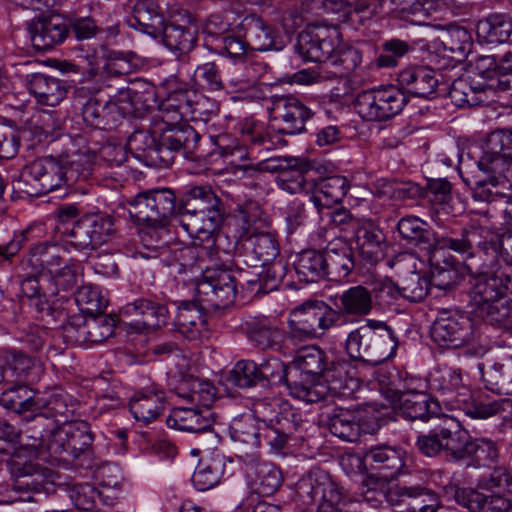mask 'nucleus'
<instances>
[{"mask_svg": "<svg viewBox=\"0 0 512 512\" xmlns=\"http://www.w3.org/2000/svg\"><path fill=\"white\" fill-rule=\"evenodd\" d=\"M428 385L440 401L450 410H461L473 419H487L503 410L506 401L490 399L483 392L472 393L460 369L438 367L428 378Z\"/></svg>", "mask_w": 512, "mask_h": 512, "instance_id": "nucleus-1", "label": "nucleus"}, {"mask_svg": "<svg viewBox=\"0 0 512 512\" xmlns=\"http://www.w3.org/2000/svg\"><path fill=\"white\" fill-rule=\"evenodd\" d=\"M199 140L200 135L193 127L163 131L157 141L148 131L136 130L129 136L127 148L148 166L168 167L176 153L182 152L186 157L192 154Z\"/></svg>", "mask_w": 512, "mask_h": 512, "instance_id": "nucleus-2", "label": "nucleus"}, {"mask_svg": "<svg viewBox=\"0 0 512 512\" xmlns=\"http://www.w3.org/2000/svg\"><path fill=\"white\" fill-rule=\"evenodd\" d=\"M397 346L394 330L386 322L364 318L347 334L344 349L351 360L376 366L391 358Z\"/></svg>", "mask_w": 512, "mask_h": 512, "instance_id": "nucleus-3", "label": "nucleus"}, {"mask_svg": "<svg viewBox=\"0 0 512 512\" xmlns=\"http://www.w3.org/2000/svg\"><path fill=\"white\" fill-rule=\"evenodd\" d=\"M511 279L502 271L474 278L470 305L474 313L492 326H507L512 317V298L508 295Z\"/></svg>", "mask_w": 512, "mask_h": 512, "instance_id": "nucleus-4", "label": "nucleus"}, {"mask_svg": "<svg viewBox=\"0 0 512 512\" xmlns=\"http://www.w3.org/2000/svg\"><path fill=\"white\" fill-rule=\"evenodd\" d=\"M179 197L170 188L146 190L126 200L134 222L152 228H165L180 217Z\"/></svg>", "mask_w": 512, "mask_h": 512, "instance_id": "nucleus-5", "label": "nucleus"}, {"mask_svg": "<svg viewBox=\"0 0 512 512\" xmlns=\"http://www.w3.org/2000/svg\"><path fill=\"white\" fill-rule=\"evenodd\" d=\"M497 239L498 234L489 227L471 223L460 230L449 228L436 235L435 248L452 250L466 259L483 254L490 257L486 265L493 266Z\"/></svg>", "mask_w": 512, "mask_h": 512, "instance_id": "nucleus-6", "label": "nucleus"}, {"mask_svg": "<svg viewBox=\"0 0 512 512\" xmlns=\"http://www.w3.org/2000/svg\"><path fill=\"white\" fill-rule=\"evenodd\" d=\"M335 326L334 307L323 301H306L290 312L287 339L293 343L318 339Z\"/></svg>", "mask_w": 512, "mask_h": 512, "instance_id": "nucleus-7", "label": "nucleus"}, {"mask_svg": "<svg viewBox=\"0 0 512 512\" xmlns=\"http://www.w3.org/2000/svg\"><path fill=\"white\" fill-rule=\"evenodd\" d=\"M267 221L253 214H243L239 225L242 257L250 267H262L274 261L279 254L275 237L264 231Z\"/></svg>", "mask_w": 512, "mask_h": 512, "instance_id": "nucleus-8", "label": "nucleus"}, {"mask_svg": "<svg viewBox=\"0 0 512 512\" xmlns=\"http://www.w3.org/2000/svg\"><path fill=\"white\" fill-rule=\"evenodd\" d=\"M277 428H271L266 424H259L252 415L242 416L233 421L230 426L231 439L237 444V456L240 459V450L248 452L257 451L262 442L266 443L275 453L280 452L289 439L287 421L278 423Z\"/></svg>", "mask_w": 512, "mask_h": 512, "instance_id": "nucleus-9", "label": "nucleus"}, {"mask_svg": "<svg viewBox=\"0 0 512 512\" xmlns=\"http://www.w3.org/2000/svg\"><path fill=\"white\" fill-rule=\"evenodd\" d=\"M296 495L305 505L318 503V512H343L344 489L325 470L314 467L296 483Z\"/></svg>", "mask_w": 512, "mask_h": 512, "instance_id": "nucleus-10", "label": "nucleus"}, {"mask_svg": "<svg viewBox=\"0 0 512 512\" xmlns=\"http://www.w3.org/2000/svg\"><path fill=\"white\" fill-rule=\"evenodd\" d=\"M408 102L405 92L395 85H382L362 91L355 100L357 113L366 121L383 122L400 114Z\"/></svg>", "mask_w": 512, "mask_h": 512, "instance_id": "nucleus-11", "label": "nucleus"}, {"mask_svg": "<svg viewBox=\"0 0 512 512\" xmlns=\"http://www.w3.org/2000/svg\"><path fill=\"white\" fill-rule=\"evenodd\" d=\"M327 56L325 63L318 67V71L301 70L294 74V81L299 84H311L335 77H345L354 72L362 62L360 50L341 42V38Z\"/></svg>", "mask_w": 512, "mask_h": 512, "instance_id": "nucleus-12", "label": "nucleus"}, {"mask_svg": "<svg viewBox=\"0 0 512 512\" xmlns=\"http://www.w3.org/2000/svg\"><path fill=\"white\" fill-rule=\"evenodd\" d=\"M462 437H465V430L461 429L460 423L452 417H445L441 424L426 433H420L416 437L415 446L426 457L444 454L457 461Z\"/></svg>", "mask_w": 512, "mask_h": 512, "instance_id": "nucleus-13", "label": "nucleus"}, {"mask_svg": "<svg viewBox=\"0 0 512 512\" xmlns=\"http://www.w3.org/2000/svg\"><path fill=\"white\" fill-rule=\"evenodd\" d=\"M114 232L111 217L96 213L86 214L62 231L66 243L76 250H94L108 241Z\"/></svg>", "mask_w": 512, "mask_h": 512, "instance_id": "nucleus-14", "label": "nucleus"}, {"mask_svg": "<svg viewBox=\"0 0 512 512\" xmlns=\"http://www.w3.org/2000/svg\"><path fill=\"white\" fill-rule=\"evenodd\" d=\"M94 441L90 425L85 421L65 423L56 430L47 444V452L64 460L90 456Z\"/></svg>", "mask_w": 512, "mask_h": 512, "instance_id": "nucleus-15", "label": "nucleus"}, {"mask_svg": "<svg viewBox=\"0 0 512 512\" xmlns=\"http://www.w3.org/2000/svg\"><path fill=\"white\" fill-rule=\"evenodd\" d=\"M249 170L259 172H277L278 187L290 194L305 191L309 194L312 180L308 179L310 165L300 159L270 158L250 166Z\"/></svg>", "mask_w": 512, "mask_h": 512, "instance_id": "nucleus-16", "label": "nucleus"}, {"mask_svg": "<svg viewBox=\"0 0 512 512\" xmlns=\"http://www.w3.org/2000/svg\"><path fill=\"white\" fill-rule=\"evenodd\" d=\"M312 115L311 109L295 96L276 97L270 110L271 127L279 134L296 135L304 132Z\"/></svg>", "mask_w": 512, "mask_h": 512, "instance_id": "nucleus-17", "label": "nucleus"}, {"mask_svg": "<svg viewBox=\"0 0 512 512\" xmlns=\"http://www.w3.org/2000/svg\"><path fill=\"white\" fill-rule=\"evenodd\" d=\"M431 335L440 346L459 348L473 341V321L458 311L444 310L434 321Z\"/></svg>", "mask_w": 512, "mask_h": 512, "instance_id": "nucleus-18", "label": "nucleus"}, {"mask_svg": "<svg viewBox=\"0 0 512 512\" xmlns=\"http://www.w3.org/2000/svg\"><path fill=\"white\" fill-rule=\"evenodd\" d=\"M341 33L336 26H313L299 33L295 52L304 61L325 63Z\"/></svg>", "mask_w": 512, "mask_h": 512, "instance_id": "nucleus-19", "label": "nucleus"}, {"mask_svg": "<svg viewBox=\"0 0 512 512\" xmlns=\"http://www.w3.org/2000/svg\"><path fill=\"white\" fill-rule=\"evenodd\" d=\"M120 315L129 320L128 324L136 332H151L167 324L170 314L164 303L140 297L120 309Z\"/></svg>", "mask_w": 512, "mask_h": 512, "instance_id": "nucleus-20", "label": "nucleus"}, {"mask_svg": "<svg viewBox=\"0 0 512 512\" xmlns=\"http://www.w3.org/2000/svg\"><path fill=\"white\" fill-rule=\"evenodd\" d=\"M392 506H407L409 512H436L441 507L440 497L433 490L422 486L394 483L382 492Z\"/></svg>", "mask_w": 512, "mask_h": 512, "instance_id": "nucleus-21", "label": "nucleus"}, {"mask_svg": "<svg viewBox=\"0 0 512 512\" xmlns=\"http://www.w3.org/2000/svg\"><path fill=\"white\" fill-rule=\"evenodd\" d=\"M146 101L143 92L130 87L121 89L115 97L102 101L98 128L109 129L121 118L139 116L148 108Z\"/></svg>", "mask_w": 512, "mask_h": 512, "instance_id": "nucleus-22", "label": "nucleus"}, {"mask_svg": "<svg viewBox=\"0 0 512 512\" xmlns=\"http://www.w3.org/2000/svg\"><path fill=\"white\" fill-rule=\"evenodd\" d=\"M240 459L246 465V474L252 489L261 496L273 495L282 485L280 469L271 462L261 461L258 451L240 450Z\"/></svg>", "mask_w": 512, "mask_h": 512, "instance_id": "nucleus-23", "label": "nucleus"}, {"mask_svg": "<svg viewBox=\"0 0 512 512\" xmlns=\"http://www.w3.org/2000/svg\"><path fill=\"white\" fill-rule=\"evenodd\" d=\"M27 29L38 51H47L65 41L69 35L68 20L58 13L41 14L29 23Z\"/></svg>", "mask_w": 512, "mask_h": 512, "instance_id": "nucleus-24", "label": "nucleus"}, {"mask_svg": "<svg viewBox=\"0 0 512 512\" xmlns=\"http://www.w3.org/2000/svg\"><path fill=\"white\" fill-rule=\"evenodd\" d=\"M203 274V280L198 284V292L206 296V301L217 308L227 307L235 301L237 280L228 269H209Z\"/></svg>", "mask_w": 512, "mask_h": 512, "instance_id": "nucleus-25", "label": "nucleus"}, {"mask_svg": "<svg viewBox=\"0 0 512 512\" xmlns=\"http://www.w3.org/2000/svg\"><path fill=\"white\" fill-rule=\"evenodd\" d=\"M407 452L396 446L386 444L369 448L364 454V462L382 479H394L406 473Z\"/></svg>", "mask_w": 512, "mask_h": 512, "instance_id": "nucleus-26", "label": "nucleus"}, {"mask_svg": "<svg viewBox=\"0 0 512 512\" xmlns=\"http://www.w3.org/2000/svg\"><path fill=\"white\" fill-rule=\"evenodd\" d=\"M27 182L31 185V191L28 194L40 196L59 188L62 183H66L64 176V167L61 159L53 157H44L34 160L28 166Z\"/></svg>", "mask_w": 512, "mask_h": 512, "instance_id": "nucleus-27", "label": "nucleus"}, {"mask_svg": "<svg viewBox=\"0 0 512 512\" xmlns=\"http://www.w3.org/2000/svg\"><path fill=\"white\" fill-rule=\"evenodd\" d=\"M235 31L243 34L252 50L265 52L283 47L275 28L257 14L246 15L236 25Z\"/></svg>", "mask_w": 512, "mask_h": 512, "instance_id": "nucleus-28", "label": "nucleus"}, {"mask_svg": "<svg viewBox=\"0 0 512 512\" xmlns=\"http://www.w3.org/2000/svg\"><path fill=\"white\" fill-rule=\"evenodd\" d=\"M478 167L486 174V178L476 182L475 199L489 198L491 192L484 189L487 184L499 187L503 191H512V159L482 156L478 161Z\"/></svg>", "mask_w": 512, "mask_h": 512, "instance_id": "nucleus-29", "label": "nucleus"}, {"mask_svg": "<svg viewBox=\"0 0 512 512\" xmlns=\"http://www.w3.org/2000/svg\"><path fill=\"white\" fill-rule=\"evenodd\" d=\"M209 33L219 34L217 38V49L220 55L225 56L235 63L245 60L249 44L243 34L237 33L236 26L222 21L219 14L210 16L207 25Z\"/></svg>", "mask_w": 512, "mask_h": 512, "instance_id": "nucleus-30", "label": "nucleus"}, {"mask_svg": "<svg viewBox=\"0 0 512 512\" xmlns=\"http://www.w3.org/2000/svg\"><path fill=\"white\" fill-rule=\"evenodd\" d=\"M395 396L394 408L405 419L427 421L441 413L440 401L425 392L399 391Z\"/></svg>", "mask_w": 512, "mask_h": 512, "instance_id": "nucleus-31", "label": "nucleus"}, {"mask_svg": "<svg viewBox=\"0 0 512 512\" xmlns=\"http://www.w3.org/2000/svg\"><path fill=\"white\" fill-rule=\"evenodd\" d=\"M215 419L209 407L181 406L174 408L167 417L168 427L189 433H204L215 437L213 424Z\"/></svg>", "mask_w": 512, "mask_h": 512, "instance_id": "nucleus-32", "label": "nucleus"}, {"mask_svg": "<svg viewBox=\"0 0 512 512\" xmlns=\"http://www.w3.org/2000/svg\"><path fill=\"white\" fill-rule=\"evenodd\" d=\"M333 304L338 325L341 319L348 321L369 315L373 309V295L362 285L352 286L335 295Z\"/></svg>", "mask_w": 512, "mask_h": 512, "instance_id": "nucleus-33", "label": "nucleus"}, {"mask_svg": "<svg viewBox=\"0 0 512 512\" xmlns=\"http://www.w3.org/2000/svg\"><path fill=\"white\" fill-rule=\"evenodd\" d=\"M356 247L363 261L376 264L384 256L385 234L372 219H362L354 231Z\"/></svg>", "mask_w": 512, "mask_h": 512, "instance_id": "nucleus-34", "label": "nucleus"}, {"mask_svg": "<svg viewBox=\"0 0 512 512\" xmlns=\"http://www.w3.org/2000/svg\"><path fill=\"white\" fill-rule=\"evenodd\" d=\"M349 181L341 175H334L322 179L318 183L312 182L309 192V200L313 203L317 212L323 216L325 210H330L339 204L349 190Z\"/></svg>", "mask_w": 512, "mask_h": 512, "instance_id": "nucleus-35", "label": "nucleus"}, {"mask_svg": "<svg viewBox=\"0 0 512 512\" xmlns=\"http://www.w3.org/2000/svg\"><path fill=\"white\" fill-rule=\"evenodd\" d=\"M23 417L24 428L19 431L20 436L25 435L31 442L26 443L35 451H47V444L52 435L60 428V419H53L43 410L29 412Z\"/></svg>", "mask_w": 512, "mask_h": 512, "instance_id": "nucleus-36", "label": "nucleus"}, {"mask_svg": "<svg viewBox=\"0 0 512 512\" xmlns=\"http://www.w3.org/2000/svg\"><path fill=\"white\" fill-rule=\"evenodd\" d=\"M438 73L427 66H414L404 69L398 76L401 89L420 98H430L439 86Z\"/></svg>", "mask_w": 512, "mask_h": 512, "instance_id": "nucleus-37", "label": "nucleus"}, {"mask_svg": "<svg viewBox=\"0 0 512 512\" xmlns=\"http://www.w3.org/2000/svg\"><path fill=\"white\" fill-rule=\"evenodd\" d=\"M176 330L187 340L196 341L207 336V316L195 302H181L174 319Z\"/></svg>", "mask_w": 512, "mask_h": 512, "instance_id": "nucleus-38", "label": "nucleus"}, {"mask_svg": "<svg viewBox=\"0 0 512 512\" xmlns=\"http://www.w3.org/2000/svg\"><path fill=\"white\" fill-rule=\"evenodd\" d=\"M224 214L225 210L208 211L180 216L179 221L181 227L194 239V245L203 247L220 229Z\"/></svg>", "mask_w": 512, "mask_h": 512, "instance_id": "nucleus-39", "label": "nucleus"}, {"mask_svg": "<svg viewBox=\"0 0 512 512\" xmlns=\"http://www.w3.org/2000/svg\"><path fill=\"white\" fill-rule=\"evenodd\" d=\"M492 88L471 77H459L449 89V98L457 108H469L488 102Z\"/></svg>", "mask_w": 512, "mask_h": 512, "instance_id": "nucleus-40", "label": "nucleus"}, {"mask_svg": "<svg viewBox=\"0 0 512 512\" xmlns=\"http://www.w3.org/2000/svg\"><path fill=\"white\" fill-rule=\"evenodd\" d=\"M178 199L180 216L225 210L222 200L207 185L192 186Z\"/></svg>", "mask_w": 512, "mask_h": 512, "instance_id": "nucleus-41", "label": "nucleus"}, {"mask_svg": "<svg viewBox=\"0 0 512 512\" xmlns=\"http://www.w3.org/2000/svg\"><path fill=\"white\" fill-rule=\"evenodd\" d=\"M354 369L348 361L327 362L321 380L329 388L331 402L335 396L346 397L358 387V380L352 375Z\"/></svg>", "mask_w": 512, "mask_h": 512, "instance_id": "nucleus-42", "label": "nucleus"}, {"mask_svg": "<svg viewBox=\"0 0 512 512\" xmlns=\"http://www.w3.org/2000/svg\"><path fill=\"white\" fill-rule=\"evenodd\" d=\"M127 23L131 28L156 38L165 22L156 0H137Z\"/></svg>", "mask_w": 512, "mask_h": 512, "instance_id": "nucleus-43", "label": "nucleus"}, {"mask_svg": "<svg viewBox=\"0 0 512 512\" xmlns=\"http://www.w3.org/2000/svg\"><path fill=\"white\" fill-rule=\"evenodd\" d=\"M287 388L289 394L306 403H322L326 408L330 407L329 388L320 377H304L290 374Z\"/></svg>", "mask_w": 512, "mask_h": 512, "instance_id": "nucleus-44", "label": "nucleus"}, {"mask_svg": "<svg viewBox=\"0 0 512 512\" xmlns=\"http://www.w3.org/2000/svg\"><path fill=\"white\" fill-rule=\"evenodd\" d=\"M129 408L137 421L151 423L164 411L165 393L150 388L138 391L131 397Z\"/></svg>", "mask_w": 512, "mask_h": 512, "instance_id": "nucleus-45", "label": "nucleus"}, {"mask_svg": "<svg viewBox=\"0 0 512 512\" xmlns=\"http://www.w3.org/2000/svg\"><path fill=\"white\" fill-rule=\"evenodd\" d=\"M27 88L37 102L43 105L56 106L66 96L67 89L60 79L35 73L27 77Z\"/></svg>", "mask_w": 512, "mask_h": 512, "instance_id": "nucleus-46", "label": "nucleus"}, {"mask_svg": "<svg viewBox=\"0 0 512 512\" xmlns=\"http://www.w3.org/2000/svg\"><path fill=\"white\" fill-rule=\"evenodd\" d=\"M67 259L60 255V249L57 245L42 242L30 247L26 259L22 262L23 266L31 268V273L40 274L47 271L50 275L53 271L63 265Z\"/></svg>", "mask_w": 512, "mask_h": 512, "instance_id": "nucleus-47", "label": "nucleus"}, {"mask_svg": "<svg viewBox=\"0 0 512 512\" xmlns=\"http://www.w3.org/2000/svg\"><path fill=\"white\" fill-rule=\"evenodd\" d=\"M0 405L17 414L41 410L37 391L23 383L10 385L0 394Z\"/></svg>", "mask_w": 512, "mask_h": 512, "instance_id": "nucleus-48", "label": "nucleus"}, {"mask_svg": "<svg viewBox=\"0 0 512 512\" xmlns=\"http://www.w3.org/2000/svg\"><path fill=\"white\" fill-rule=\"evenodd\" d=\"M485 388L493 393L512 395V356L494 362L485 368L478 364Z\"/></svg>", "mask_w": 512, "mask_h": 512, "instance_id": "nucleus-49", "label": "nucleus"}, {"mask_svg": "<svg viewBox=\"0 0 512 512\" xmlns=\"http://www.w3.org/2000/svg\"><path fill=\"white\" fill-rule=\"evenodd\" d=\"M248 338L261 349H279L284 332L267 317H255L245 322Z\"/></svg>", "mask_w": 512, "mask_h": 512, "instance_id": "nucleus-50", "label": "nucleus"}, {"mask_svg": "<svg viewBox=\"0 0 512 512\" xmlns=\"http://www.w3.org/2000/svg\"><path fill=\"white\" fill-rule=\"evenodd\" d=\"M463 265L453 256L438 260L435 257L430 264V284L439 290H452L463 279Z\"/></svg>", "mask_w": 512, "mask_h": 512, "instance_id": "nucleus-51", "label": "nucleus"}, {"mask_svg": "<svg viewBox=\"0 0 512 512\" xmlns=\"http://www.w3.org/2000/svg\"><path fill=\"white\" fill-rule=\"evenodd\" d=\"M512 34V19L507 14L492 13L476 24V35L481 42L501 44L509 40Z\"/></svg>", "mask_w": 512, "mask_h": 512, "instance_id": "nucleus-52", "label": "nucleus"}, {"mask_svg": "<svg viewBox=\"0 0 512 512\" xmlns=\"http://www.w3.org/2000/svg\"><path fill=\"white\" fill-rule=\"evenodd\" d=\"M327 362L324 350L316 345L306 346L297 351L290 365V374L321 378Z\"/></svg>", "mask_w": 512, "mask_h": 512, "instance_id": "nucleus-53", "label": "nucleus"}, {"mask_svg": "<svg viewBox=\"0 0 512 512\" xmlns=\"http://www.w3.org/2000/svg\"><path fill=\"white\" fill-rule=\"evenodd\" d=\"M330 406H332L331 412L326 413L329 431L344 441H357L361 435L357 415L339 407L334 401L330 402Z\"/></svg>", "mask_w": 512, "mask_h": 512, "instance_id": "nucleus-54", "label": "nucleus"}, {"mask_svg": "<svg viewBox=\"0 0 512 512\" xmlns=\"http://www.w3.org/2000/svg\"><path fill=\"white\" fill-rule=\"evenodd\" d=\"M497 445L489 438L472 439L465 430V437H462L458 460L471 459L478 465L489 466L498 458Z\"/></svg>", "mask_w": 512, "mask_h": 512, "instance_id": "nucleus-55", "label": "nucleus"}, {"mask_svg": "<svg viewBox=\"0 0 512 512\" xmlns=\"http://www.w3.org/2000/svg\"><path fill=\"white\" fill-rule=\"evenodd\" d=\"M176 393L180 398L191 404V406L201 408H210L216 396L215 387L211 382L192 376L183 378L180 381L176 388Z\"/></svg>", "mask_w": 512, "mask_h": 512, "instance_id": "nucleus-56", "label": "nucleus"}, {"mask_svg": "<svg viewBox=\"0 0 512 512\" xmlns=\"http://www.w3.org/2000/svg\"><path fill=\"white\" fill-rule=\"evenodd\" d=\"M397 231L400 237L408 244L422 247L435 246V236L443 233L431 232L429 224L414 215H407L399 219Z\"/></svg>", "mask_w": 512, "mask_h": 512, "instance_id": "nucleus-57", "label": "nucleus"}, {"mask_svg": "<svg viewBox=\"0 0 512 512\" xmlns=\"http://www.w3.org/2000/svg\"><path fill=\"white\" fill-rule=\"evenodd\" d=\"M327 275L331 280L346 278L354 268L352 249L345 243L329 244L325 250Z\"/></svg>", "mask_w": 512, "mask_h": 512, "instance_id": "nucleus-58", "label": "nucleus"}, {"mask_svg": "<svg viewBox=\"0 0 512 512\" xmlns=\"http://www.w3.org/2000/svg\"><path fill=\"white\" fill-rule=\"evenodd\" d=\"M207 102L209 100L206 97L197 95L195 91L178 88L168 93L164 99V106L171 107L172 105L184 116L196 119L208 111L204 108Z\"/></svg>", "mask_w": 512, "mask_h": 512, "instance_id": "nucleus-59", "label": "nucleus"}, {"mask_svg": "<svg viewBox=\"0 0 512 512\" xmlns=\"http://www.w3.org/2000/svg\"><path fill=\"white\" fill-rule=\"evenodd\" d=\"M4 370L19 381L34 380L41 371L40 364L31 356L17 350H7L3 354Z\"/></svg>", "mask_w": 512, "mask_h": 512, "instance_id": "nucleus-60", "label": "nucleus"}, {"mask_svg": "<svg viewBox=\"0 0 512 512\" xmlns=\"http://www.w3.org/2000/svg\"><path fill=\"white\" fill-rule=\"evenodd\" d=\"M253 417L259 424H266L271 428H277L278 423L287 421L290 424L289 437L297 431V423L290 418L293 414H282L279 411V400L271 398H262L254 401L252 405Z\"/></svg>", "mask_w": 512, "mask_h": 512, "instance_id": "nucleus-61", "label": "nucleus"}, {"mask_svg": "<svg viewBox=\"0 0 512 512\" xmlns=\"http://www.w3.org/2000/svg\"><path fill=\"white\" fill-rule=\"evenodd\" d=\"M325 263V251L308 249L298 254L294 268L301 280L310 283L326 277Z\"/></svg>", "mask_w": 512, "mask_h": 512, "instance_id": "nucleus-62", "label": "nucleus"}, {"mask_svg": "<svg viewBox=\"0 0 512 512\" xmlns=\"http://www.w3.org/2000/svg\"><path fill=\"white\" fill-rule=\"evenodd\" d=\"M67 185L86 181L92 175L93 159L88 153L75 151L61 158Z\"/></svg>", "mask_w": 512, "mask_h": 512, "instance_id": "nucleus-63", "label": "nucleus"}, {"mask_svg": "<svg viewBox=\"0 0 512 512\" xmlns=\"http://www.w3.org/2000/svg\"><path fill=\"white\" fill-rule=\"evenodd\" d=\"M164 45L171 51L189 52L196 42V30L192 27L170 23L163 24L161 34Z\"/></svg>", "mask_w": 512, "mask_h": 512, "instance_id": "nucleus-64", "label": "nucleus"}]
</instances>
